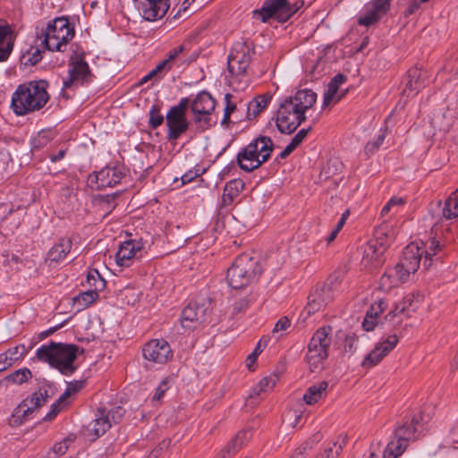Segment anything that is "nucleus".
Segmentation results:
<instances>
[{
    "label": "nucleus",
    "mask_w": 458,
    "mask_h": 458,
    "mask_svg": "<svg viewBox=\"0 0 458 458\" xmlns=\"http://www.w3.org/2000/svg\"><path fill=\"white\" fill-rule=\"evenodd\" d=\"M317 94L311 89H300L279 104L276 125L281 133L292 134L306 120L305 113L313 106Z\"/></svg>",
    "instance_id": "1"
},
{
    "label": "nucleus",
    "mask_w": 458,
    "mask_h": 458,
    "mask_svg": "<svg viewBox=\"0 0 458 458\" xmlns=\"http://www.w3.org/2000/svg\"><path fill=\"white\" fill-rule=\"evenodd\" d=\"M47 81H30L20 84L12 95L10 107L18 116L42 109L49 100Z\"/></svg>",
    "instance_id": "2"
},
{
    "label": "nucleus",
    "mask_w": 458,
    "mask_h": 458,
    "mask_svg": "<svg viewBox=\"0 0 458 458\" xmlns=\"http://www.w3.org/2000/svg\"><path fill=\"white\" fill-rule=\"evenodd\" d=\"M83 352V349L80 350L75 344L51 342L40 346L36 351V356L38 360L47 362L63 375L70 376L77 369L74 365L75 359Z\"/></svg>",
    "instance_id": "3"
},
{
    "label": "nucleus",
    "mask_w": 458,
    "mask_h": 458,
    "mask_svg": "<svg viewBox=\"0 0 458 458\" xmlns=\"http://www.w3.org/2000/svg\"><path fill=\"white\" fill-rule=\"evenodd\" d=\"M274 149L273 140L267 136H259L241 149L237 154L239 167L251 172L267 162Z\"/></svg>",
    "instance_id": "4"
},
{
    "label": "nucleus",
    "mask_w": 458,
    "mask_h": 458,
    "mask_svg": "<svg viewBox=\"0 0 458 458\" xmlns=\"http://www.w3.org/2000/svg\"><path fill=\"white\" fill-rule=\"evenodd\" d=\"M73 36L74 30L68 19L57 17L49 21L41 35L37 38L47 50L64 52Z\"/></svg>",
    "instance_id": "5"
},
{
    "label": "nucleus",
    "mask_w": 458,
    "mask_h": 458,
    "mask_svg": "<svg viewBox=\"0 0 458 458\" xmlns=\"http://www.w3.org/2000/svg\"><path fill=\"white\" fill-rule=\"evenodd\" d=\"M261 273L262 268L259 261L249 254L243 253L238 256L227 269L226 280L232 288L242 289L255 281Z\"/></svg>",
    "instance_id": "6"
},
{
    "label": "nucleus",
    "mask_w": 458,
    "mask_h": 458,
    "mask_svg": "<svg viewBox=\"0 0 458 458\" xmlns=\"http://www.w3.org/2000/svg\"><path fill=\"white\" fill-rule=\"evenodd\" d=\"M332 327L318 328L308 344L306 360L311 372L321 370L328 357V350L332 342Z\"/></svg>",
    "instance_id": "7"
},
{
    "label": "nucleus",
    "mask_w": 458,
    "mask_h": 458,
    "mask_svg": "<svg viewBox=\"0 0 458 458\" xmlns=\"http://www.w3.org/2000/svg\"><path fill=\"white\" fill-rule=\"evenodd\" d=\"M304 4L303 0L290 3L289 0H265L260 9L252 12L253 18L262 22L271 18L280 22L288 21Z\"/></svg>",
    "instance_id": "8"
},
{
    "label": "nucleus",
    "mask_w": 458,
    "mask_h": 458,
    "mask_svg": "<svg viewBox=\"0 0 458 458\" xmlns=\"http://www.w3.org/2000/svg\"><path fill=\"white\" fill-rule=\"evenodd\" d=\"M421 257L422 251L417 243L411 242L403 249L399 262L391 268L401 284L407 282L411 274L418 270Z\"/></svg>",
    "instance_id": "9"
},
{
    "label": "nucleus",
    "mask_w": 458,
    "mask_h": 458,
    "mask_svg": "<svg viewBox=\"0 0 458 458\" xmlns=\"http://www.w3.org/2000/svg\"><path fill=\"white\" fill-rule=\"evenodd\" d=\"M419 422V418L414 416L411 419V425L403 424L398 426L394 432V438L387 444L383 453V458H397L400 456L408 446L409 440L414 437L417 430L416 425Z\"/></svg>",
    "instance_id": "10"
},
{
    "label": "nucleus",
    "mask_w": 458,
    "mask_h": 458,
    "mask_svg": "<svg viewBox=\"0 0 458 458\" xmlns=\"http://www.w3.org/2000/svg\"><path fill=\"white\" fill-rule=\"evenodd\" d=\"M216 101L207 91L199 92L191 103V109L194 117V122L199 124L202 131H206L212 126L210 114L214 111Z\"/></svg>",
    "instance_id": "11"
},
{
    "label": "nucleus",
    "mask_w": 458,
    "mask_h": 458,
    "mask_svg": "<svg viewBox=\"0 0 458 458\" xmlns=\"http://www.w3.org/2000/svg\"><path fill=\"white\" fill-rule=\"evenodd\" d=\"M211 311V302L208 300L191 301L182 310L181 323L187 329L194 328L198 324L204 322Z\"/></svg>",
    "instance_id": "12"
},
{
    "label": "nucleus",
    "mask_w": 458,
    "mask_h": 458,
    "mask_svg": "<svg viewBox=\"0 0 458 458\" xmlns=\"http://www.w3.org/2000/svg\"><path fill=\"white\" fill-rule=\"evenodd\" d=\"M253 53L254 49L250 45L247 43L236 44L228 56L229 72L236 76L245 74Z\"/></svg>",
    "instance_id": "13"
},
{
    "label": "nucleus",
    "mask_w": 458,
    "mask_h": 458,
    "mask_svg": "<svg viewBox=\"0 0 458 458\" xmlns=\"http://www.w3.org/2000/svg\"><path fill=\"white\" fill-rule=\"evenodd\" d=\"M392 0H371L364 6V13L358 18V24L369 27L377 23L390 10Z\"/></svg>",
    "instance_id": "14"
},
{
    "label": "nucleus",
    "mask_w": 458,
    "mask_h": 458,
    "mask_svg": "<svg viewBox=\"0 0 458 458\" xmlns=\"http://www.w3.org/2000/svg\"><path fill=\"white\" fill-rule=\"evenodd\" d=\"M146 360L153 363L164 364L173 357L169 344L164 339H152L142 349Z\"/></svg>",
    "instance_id": "15"
},
{
    "label": "nucleus",
    "mask_w": 458,
    "mask_h": 458,
    "mask_svg": "<svg viewBox=\"0 0 458 458\" xmlns=\"http://www.w3.org/2000/svg\"><path fill=\"white\" fill-rule=\"evenodd\" d=\"M389 243L385 237L377 236L370 240L364 248L362 262L365 266L377 267L384 262V254Z\"/></svg>",
    "instance_id": "16"
},
{
    "label": "nucleus",
    "mask_w": 458,
    "mask_h": 458,
    "mask_svg": "<svg viewBox=\"0 0 458 458\" xmlns=\"http://www.w3.org/2000/svg\"><path fill=\"white\" fill-rule=\"evenodd\" d=\"M334 299L332 284L326 283L317 286L308 297V304L305 311L308 315L314 314L326 307Z\"/></svg>",
    "instance_id": "17"
},
{
    "label": "nucleus",
    "mask_w": 458,
    "mask_h": 458,
    "mask_svg": "<svg viewBox=\"0 0 458 458\" xmlns=\"http://www.w3.org/2000/svg\"><path fill=\"white\" fill-rule=\"evenodd\" d=\"M398 344L396 335H389L387 338L378 342L376 346L364 357L361 366L369 369L377 365Z\"/></svg>",
    "instance_id": "18"
},
{
    "label": "nucleus",
    "mask_w": 458,
    "mask_h": 458,
    "mask_svg": "<svg viewBox=\"0 0 458 458\" xmlns=\"http://www.w3.org/2000/svg\"><path fill=\"white\" fill-rule=\"evenodd\" d=\"M142 17L149 21L161 19L169 9V0H133Z\"/></svg>",
    "instance_id": "19"
},
{
    "label": "nucleus",
    "mask_w": 458,
    "mask_h": 458,
    "mask_svg": "<svg viewBox=\"0 0 458 458\" xmlns=\"http://www.w3.org/2000/svg\"><path fill=\"white\" fill-rule=\"evenodd\" d=\"M123 233L129 238L119 244V250L116 251V266L127 267L132 263L136 251L142 248V243L131 239V233L127 231H122L119 237H122Z\"/></svg>",
    "instance_id": "20"
},
{
    "label": "nucleus",
    "mask_w": 458,
    "mask_h": 458,
    "mask_svg": "<svg viewBox=\"0 0 458 458\" xmlns=\"http://www.w3.org/2000/svg\"><path fill=\"white\" fill-rule=\"evenodd\" d=\"M428 80V72L418 67H412L403 78L404 88L403 94L407 98L415 96L421 89L426 86Z\"/></svg>",
    "instance_id": "21"
},
{
    "label": "nucleus",
    "mask_w": 458,
    "mask_h": 458,
    "mask_svg": "<svg viewBox=\"0 0 458 458\" xmlns=\"http://www.w3.org/2000/svg\"><path fill=\"white\" fill-rule=\"evenodd\" d=\"M169 141H176L189 128L186 115L168 111L165 116Z\"/></svg>",
    "instance_id": "22"
},
{
    "label": "nucleus",
    "mask_w": 458,
    "mask_h": 458,
    "mask_svg": "<svg viewBox=\"0 0 458 458\" xmlns=\"http://www.w3.org/2000/svg\"><path fill=\"white\" fill-rule=\"evenodd\" d=\"M111 422L104 411H99L98 416L90 422L84 430V437L89 441H95L97 438L104 435L110 428Z\"/></svg>",
    "instance_id": "23"
},
{
    "label": "nucleus",
    "mask_w": 458,
    "mask_h": 458,
    "mask_svg": "<svg viewBox=\"0 0 458 458\" xmlns=\"http://www.w3.org/2000/svg\"><path fill=\"white\" fill-rule=\"evenodd\" d=\"M89 73V65L86 62L82 60L75 61L71 64L69 76L64 81V87L70 88L73 85L82 84Z\"/></svg>",
    "instance_id": "24"
},
{
    "label": "nucleus",
    "mask_w": 458,
    "mask_h": 458,
    "mask_svg": "<svg viewBox=\"0 0 458 458\" xmlns=\"http://www.w3.org/2000/svg\"><path fill=\"white\" fill-rule=\"evenodd\" d=\"M114 178V167L106 166L94 175L89 176V184L97 190L113 187Z\"/></svg>",
    "instance_id": "25"
},
{
    "label": "nucleus",
    "mask_w": 458,
    "mask_h": 458,
    "mask_svg": "<svg viewBox=\"0 0 458 458\" xmlns=\"http://www.w3.org/2000/svg\"><path fill=\"white\" fill-rule=\"evenodd\" d=\"M387 303L385 300H379L373 303L368 310L362 322V327L365 331H371L378 324L379 315L386 309Z\"/></svg>",
    "instance_id": "26"
},
{
    "label": "nucleus",
    "mask_w": 458,
    "mask_h": 458,
    "mask_svg": "<svg viewBox=\"0 0 458 458\" xmlns=\"http://www.w3.org/2000/svg\"><path fill=\"white\" fill-rule=\"evenodd\" d=\"M345 81L346 76L342 73H338L331 79L327 85V89L324 93L323 107L329 106L334 100L337 102L343 98L344 93L337 95V91L339 87Z\"/></svg>",
    "instance_id": "27"
},
{
    "label": "nucleus",
    "mask_w": 458,
    "mask_h": 458,
    "mask_svg": "<svg viewBox=\"0 0 458 458\" xmlns=\"http://www.w3.org/2000/svg\"><path fill=\"white\" fill-rule=\"evenodd\" d=\"M243 189L244 182L241 179H233L226 182L224 188L220 207L224 208L230 206Z\"/></svg>",
    "instance_id": "28"
},
{
    "label": "nucleus",
    "mask_w": 458,
    "mask_h": 458,
    "mask_svg": "<svg viewBox=\"0 0 458 458\" xmlns=\"http://www.w3.org/2000/svg\"><path fill=\"white\" fill-rule=\"evenodd\" d=\"M44 50L46 48L43 47V45H40V41L36 38L33 45L22 50L21 55V64L26 66L37 64L41 61Z\"/></svg>",
    "instance_id": "29"
},
{
    "label": "nucleus",
    "mask_w": 458,
    "mask_h": 458,
    "mask_svg": "<svg viewBox=\"0 0 458 458\" xmlns=\"http://www.w3.org/2000/svg\"><path fill=\"white\" fill-rule=\"evenodd\" d=\"M72 241L68 238H62L47 252V260L50 263L63 261L71 251Z\"/></svg>",
    "instance_id": "30"
},
{
    "label": "nucleus",
    "mask_w": 458,
    "mask_h": 458,
    "mask_svg": "<svg viewBox=\"0 0 458 458\" xmlns=\"http://www.w3.org/2000/svg\"><path fill=\"white\" fill-rule=\"evenodd\" d=\"M425 250L420 248L422 255L425 254V259L423 265L426 268H429L434 260H439L442 259L441 252L444 245L437 239H430L425 247Z\"/></svg>",
    "instance_id": "31"
},
{
    "label": "nucleus",
    "mask_w": 458,
    "mask_h": 458,
    "mask_svg": "<svg viewBox=\"0 0 458 458\" xmlns=\"http://www.w3.org/2000/svg\"><path fill=\"white\" fill-rule=\"evenodd\" d=\"M13 48V38L9 26L0 25V63L5 62Z\"/></svg>",
    "instance_id": "32"
},
{
    "label": "nucleus",
    "mask_w": 458,
    "mask_h": 458,
    "mask_svg": "<svg viewBox=\"0 0 458 458\" xmlns=\"http://www.w3.org/2000/svg\"><path fill=\"white\" fill-rule=\"evenodd\" d=\"M327 386L328 383L327 381H320L310 386L303 395L304 402L309 405L318 403L326 394Z\"/></svg>",
    "instance_id": "33"
},
{
    "label": "nucleus",
    "mask_w": 458,
    "mask_h": 458,
    "mask_svg": "<svg viewBox=\"0 0 458 458\" xmlns=\"http://www.w3.org/2000/svg\"><path fill=\"white\" fill-rule=\"evenodd\" d=\"M272 99L270 94L258 96L253 98L247 107V117L249 120L254 119L263 109H265Z\"/></svg>",
    "instance_id": "34"
},
{
    "label": "nucleus",
    "mask_w": 458,
    "mask_h": 458,
    "mask_svg": "<svg viewBox=\"0 0 458 458\" xmlns=\"http://www.w3.org/2000/svg\"><path fill=\"white\" fill-rule=\"evenodd\" d=\"M98 297V293L96 291L90 289L80 293L72 298V307L77 311L83 310L90 306Z\"/></svg>",
    "instance_id": "35"
},
{
    "label": "nucleus",
    "mask_w": 458,
    "mask_h": 458,
    "mask_svg": "<svg viewBox=\"0 0 458 458\" xmlns=\"http://www.w3.org/2000/svg\"><path fill=\"white\" fill-rule=\"evenodd\" d=\"M443 216L446 219L458 217V189L445 199L442 208Z\"/></svg>",
    "instance_id": "36"
},
{
    "label": "nucleus",
    "mask_w": 458,
    "mask_h": 458,
    "mask_svg": "<svg viewBox=\"0 0 458 458\" xmlns=\"http://www.w3.org/2000/svg\"><path fill=\"white\" fill-rule=\"evenodd\" d=\"M35 410L29 406L28 403L23 400L13 411V418L15 423L22 424L31 419Z\"/></svg>",
    "instance_id": "37"
},
{
    "label": "nucleus",
    "mask_w": 458,
    "mask_h": 458,
    "mask_svg": "<svg viewBox=\"0 0 458 458\" xmlns=\"http://www.w3.org/2000/svg\"><path fill=\"white\" fill-rule=\"evenodd\" d=\"M51 397L48 389L40 387L38 391L34 392L30 397L24 399L29 406L32 407L35 411L43 406L47 400Z\"/></svg>",
    "instance_id": "38"
},
{
    "label": "nucleus",
    "mask_w": 458,
    "mask_h": 458,
    "mask_svg": "<svg viewBox=\"0 0 458 458\" xmlns=\"http://www.w3.org/2000/svg\"><path fill=\"white\" fill-rule=\"evenodd\" d=\"M86 284L91 291H96L97 293H98L99 291H102L106 286V281L96 269H90L88 272Z\"/></svg>",
    "instance_id": "39"
},
{
    "label": "nucleus",
    "mask_w": 458,
    "mask_h": 458,
    "mask_svg": "<svg viewBox=\"0 0 458 458\" xmlns=\"http://www.w3.org/2000/svg\"><path fill=\"white\" fill-rule=\"evenodd\" d=\"M400 284L401 283L399 282L398 276H395L393 270L389 268L381 276L379 281V287L382 291L388 292Z\"/></svg>",
    "instance_id": "40"
},
{
    "label": "nucleus",
    "mask_w": 458,
    "mask_h": 458,
    "mask_svg": "<svg viewBox=\"0 0 458 458\" xmlns=\"http://www.w3.org/2000/svg\"><path fill=\"white\" fill-rule=\"evenodd\" d=\"M31 377V371L27 368H23L8 375L6 377V380L16 385H21L22 383L27 382Z\"/></svg>",
    "instance_id": "41"
},
{
    "label": "nucleus",
    "mask_w": 458,
    "mask_h": 458,
    "mask_svg": "<svg viewBox=\"0 0 458 458\" xmlns=\"http://www.w3.org/2000/svg\"><path fill=\"white\" fill-rule=\"evenodd\" d=\"M8 355L9 360L14 365L18 361H21L28 352V350L24 344H18L14 347L9 348L4 352Z\"/></svg>",
    "instance_id": "42"
},
{
    "label": "nucleus",
    "mask_w": 458,
    "mask_h": 458,
    "mask_svg": "<svg viewBox=\"0 0 458 458\" xmlns=\"http://www.w3.org/2000/svg\"><path fill=\"white\" fill-rule=\"evenodd\" d=\"M69 403L70 402H65L59 396V398L54 403H52L49 411L43 417L42 420L44 421L53 420Z\"/></svg>",
    "instance_id": "43"
},
{
    "label": "nucleus",
    "mask_w": 458,
    "mask_h": 458,
    "mask_svg": "<svg viewBox=\"0 0 458 458\" xmlns=\"http://www.w3.org/2000/svg\"><path fill=\"white\" fill-rule=\"evenodd\" d=\"M243 445L242 441H235V437H233L228 445L220 451L217 458H228L235 454Z\"/></svg>",
    "instance_id": "44"
},
{
    "label": "nucleus",
    "mask_w": 458,
    "mask_h": 458,
    "mask_svg": "<svg viewBox=\"0 0 458 458\" xmlns=\"http://www.w3.org/2000/svg\"><path fill=\"white\" fill-rule=\"evenodd\" d=\"M411 301V296L408 295L403 299L402 301L395 304V307L391 310L386 316L385 317V320L390 321L391 323H394V318L399 315L403 313L406 310V302Z\"/></svg>",
    "instance_id": "45"
},
{
    "label": "nucleus",
    "mask_w": 458,
    "mask_h": 458,
    "mask_svg": "<svg viewBox=\"0 0 458 458\" xmlns=\"http://www.w3.org/2000/svg\"><path fill=\"white\" fill-rule=\"evenodd\" d=\"M149 114V126L156 129L160 126L164 122V116L160 113V108L157 105H153L148 112Z\"/></svg>",
    "instance_id": "46"
},
{
    "label": "nucleus",
    "mask_w": 458,
    "mask_h": 458,
    "mask_svg": "<svg viewBox=\"0 0 458 458\" xmlns=\"http://www.w3.org/2000/svg\"><path fill=\"white\" fill-rule=\"evenodd\" d=\"M321 437L319 434H316L313 436V438L310 441H307L301 445H300L293 454L290 458H305L306 451L309 448L312 447V445L320 440Z\"/></svg>",
    "instance_id": "47"
},
{
    "label": "nucleus",
    "mask_w": 458,
    "mask_h": 458,
    "mask_svg": "<svg viewBox=\"0 0 458 458\" xmlns=\"http://www.w3.org/2000/svg\"><path fill=\"white\" fill-rule=\"evenodd\" d=\"M187 51V44L179 45L171 50L166 55L165 59L163 61H167L166 65L171 69L172 63L178 58L182 53Z\"/></svg>",
    "instance_id": "48"
},
{
    "label": "nucleus",
    "mask_w": 458,
    "mask_h": 458,
    "mask_svg": "<svg viewBox=\"0 0 458 458\" xmlns=\"http://www.w3.org/2000/svg\"><path fill=\"white\" fill-rule=\"evenodd\" d=\"M291 327V320L287 317H282L275 325L272 331L273 336L277 339Z\"/></svg>",
    "instance_id": "49"
},
{
    "label": "nucleus",
    "mask_w": 458,
    "mask_h": 458,
    "mask_svg": "<svg viewBox=\"0 0 458 458\" xmlns=\"http://www.w3.org/2000/svg\"><path fill=\"white\" fill-rule=\"evenodd\" d=\"M83 381L70 382L65 391L60 395V397L63 398V400H64L65 402H69V397L72 394H76L78 391H80L83 387Z\"/></svg>",
    "instance_id": "50"
},
{
    "label": "nucleus",
    "mask_w": 458,
    "mask_h": 458,
    "mask_svg": "<svg viewBox=\"0 0 458 458\" xmlns=\"http://www.w3.org/2000/svg\"><path fill=\"white\" fill-rule=\"evenodd\" d=\"M358 337L355 334L348 335L344 342V352L350 355L353 354L357 350Z\"/></svg>",
    "instance_id": "51"
},
{
    "label": "nucleus",
    "mask_w": 458,
    "mask_h": 458,
    "mask_svg": "<svg viewBox=\"0 0 458 458\" xmlns=\"http://www.w3.org/2000/svg\"><path fill=\"white\" fill-rule=\"evenodd\" d=\"M225 107L224 112V117L222 119V125H226L230 123V115L236 109V105L231 101V95L226 94L225 97Z\"/></svg>",
    "instance_id": "52"
},
{
    "label": "nucleus",
    "mask_w": 458,
    "mask_h": 458,
    "mask_svg": "<svg viewBox=\"0 0 458 458\" xmlns=\"http://www.w3.org/2000/svg\"><path fill=\"white\" fill-rule=\"evenodd\" d=\"M168 389H169V378L165 377L157 386L152 400L153 401H160L164 397L165 392Z\"/></svg>",
    "instance_id": "53"
},
{
    "label": "nucleus",
    "mask_w": 458,
    "mask_h": 458,
    "mask_svg": "<svg viewBox=\"0 0 458 458\" xmlns=\"http://www.w3.org/2000/svg\"><path fill=\"white\" fill-rule=\"evenodd\" d=\"M276 383L275 377H265L258 383L259 391H264V393L273 389Z\"/></svg>",
    "instance_id": "54"
},
{
    "label": "nucleus",
    "mask_w": 458,
    "mask_h": 458,
    "mask_svg": "<svg viewBox=\"0 0 458 458\" xmlns=\"http://www.w3.org/2000/svg\"><path fill=\"white\" fill-rule=\"evenodd\" d=\"M167 61H161L158 63L154 69L149 71V76H159V78H162L169 70H171L166 65Z\"/></svg>",
    "instance_id": "55"
},
{
    "label": "nucleus",
    "mask_w": 458,
    "mask_h": 458,
    "mask_svg": "<svg viewBox=\"0 0 458 458\" xmlns=\"http://www.w3.org/2000/svg\"><path fill=\"white\" fill-rule=\"evenodd\" d=\"M191 101L188 98H182L180 99L179 103L176 106H172L169 111L186 115V110L190 105Z\"/></svg>",
    "instance_id": "56"
},
{
    "label": "nucleus",
    "mask_w": 458,
    "mask_h": 458,
    "mask_svg": "<svg viewBox=\"0 0 458 458\" xmlns=\"http://www.w3.org/2000/svg\"><path fill=\"white\" fill-rule=\"evenodd\" d=\"M250 307V299L247 297L241 298L233 303V314H239L244 312Z\"/></svg>",
    "instance_id": "57"
},
{
    "label": "nucleus",
    "mask_w": 458,
    "mask_h": 458,
    "mask_svg": "<svg viewBox=\"0 0 458 458\" xmlns=\"http://www.w3.org/2000/svg\"><path fill=\"white\" fill-rule=\"evenodd\" d=\"M71 442L72 440L70 438H64V440L55 443L53 446V452L57 455L64 454L68 450Z\"/></svg>",
    "instance_id": "58"
},
{
    "label": "nucleus",
    "mask_w": 458,
    "mask_h": 458,
    "mask_svg": "<svg viewBox=\"0 0 458 458\" xmlns=\"http://www.w3.org/2000/svg\"><path fill=\"white\" fill-rule=\"evenodd\" d=\"M50 140V135L48 132H39L38 136L33 140V147L36 148H40L46 146Z\"/></svg>",
    "instance_id": "59"
},
{
    "label": "nucleus",
    "mask_w": 458,
    "mask_h": 458,
    "mask_svg": "<svg viewBox=\"0 0 458 458\" xmlns=\"http://www.w3.org/2000/svg\"><path fill=\"white\" fill-rule=\"evenodd\" d=\"M385 140V134L381 133L379 134L377 139L374 141H369L367 143L365 147V151L367 153H373L375 152L384 142Z\"/></svg>",
    "instance_id": "60"
},
{
    "label": "nucleus",
    "mask_w": 458,
    "mask_h": 458,
    "mask_svg": "<svg viewBox=\"0 0 458 458\" xmlns=\"http://www.w3.org/2000/svg\"><path fill=\"white\" fill-rule=\"evenodd\" d=\"M262 342L263 340H259L255 350L247 357L246 362L249 369H250L251 365L256 361L258 356L261 353Z\"/></svg>",
    "instance_id": "61"
},
{
    "label": "nucleus",
    "mask_w": 458,
    "mask_h": 458,
    "mask_svg": "<svg viewBox=\"0 0 458 458\" xmlns=\"http://www.w3.org/2000/svg\"><path fill=\"white\" fill-rule=\"evenodd\" d=\"M310 130V128L307 129H301L300 130L297 134L292 139L290 143L294 146L296 148L304 140V139L307 137L309 131Z\"/></svg>",
    "instance_id": "62"
},
{
    "label": "nucleus",
    "mask_w": 458,
    "mask_h": 458,
    "mask_svg": "<svg viewBox=\"0 0 458 458\" xmlns=\"http://www.w3.org/2000/svg\"><path fill=\"white\" fill-rule=\"evenodd\" d=\"M200 174H201L199 173V169L189 170L188 172L182 175V184L184 185L192 182L196 177L199 176Z\"/></svg>",
    "instance_id": "63"
},
{
    "label": "nucleus",
    "mask_w": 458,
    "mask_h": 458,
    "mask_svg": "<svg viewBox=\"0 0 458 458\" xmlns=\"http://www.w3.org/2000/svg\"><path fill=\"white\" fill-rule=\"evenodd\" d=\"M252 437L251 430L250 428H243L239 431L237 435L234 437L235 441H242V444L245 445Z\"/></svg>",
    "instance_id": "64"
}]
</instances>
